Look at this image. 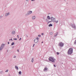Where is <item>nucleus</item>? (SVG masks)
Segmentation results:
<instances>
[{"label":"nucleus","mask_w":76,"mask_h":76,"mask_svg":"<svg viewBox=\"0 0 76 76\" xmlns=\"http://www.w3.org/2000/svg\"><path fill=\"white\" fill-rule=\"evenodd\" d=\"M73 53V48H70L68 51V54H72V53Z\"/></svg>","instance_id":"obj_1"},{"label":"nucleus","mask_w":76,"mask_h":76,"mask_svg":"<svg viewBox=\"0 0 76 76\" xmlns=\"http://www.w3.org/2000/svg\"><path fill=\"white\" fill-rule=\"evenodd\" d=\"M48 59H49V61H51V62H52L53 63H54L55 61H56V59L53 58L52 57H50Z\"/></svg>","instance_id":"obj_2"},{"label":"nucleus","mask_w":76,"mask_h":76,"mask_svg":"<svg viewBox=\"0 0 76 76\" xmlns=\"http://www.w3.org/2000/svg\"><path fill=\"white\" fill-rule=\"evenodd\" d=\"M32 13V11H28L27 12V13L25 15L26 16H28V15H31Z\"/></svg>","instance_id":"obj_3"},{"label":"nucleus","mask_w":76,"mask_h":76,"mask_svg":"<svg viewBox=\"0 0 76 76\" xmlns=\"http://www.w3.org/2000/svg\"><path fill=\"white\" fill-rule=\"evenodd\" d=\"M39 39V38L37 37L34 39V41L35 43L37 44L38 42V40Z\"/></svg>","instance_id":"obj_4"},{"label":"nucleus","mask_w":76,"mask_h":76,"mask_svg":"<svg viewBox=\"0 0 76 76\" xmlns=\"http://www.w3.org/2000/svg\"><path fill=\"white\" fill-rule=\"evenodd\" d=\"M63 45H64V43L62 42H60L59 43V46L60 47H63Z\"/></svg>","instance_id":"obj_5"},{"label":"nucleus","mask_w":76,"mask_h":76,"mask_svg":"<svg viewBox=\"0 0 76 76\" xmlns=\"http://www.w3.org/2000/svg\"><path fill=\"white\" fill-rule=\"evenodd\" d=\"M10 15V12H8L6 13L5 14V17H7L9 15Z\"/></svg>","instance_id":"obj_6"},{"label":"nucleus","mask_w":76,"mask_h":76,"mask_svg":"<svg viewBox=\"0 0 76 76\" xmlns=\"http://www.w3.org/2000/svg\"><path fill=\"white\" fill-rule=\"evenodd\" d=\"M70 25H71V26H72V28H74V29H76V27L75 26V24H71Z\"/></svg>","instance_id":"obj_7"},{"label":"nucleus","mask_w":76,"mask_h":76,"mask_svg":"<svg viewBox=\"0 0 76 76\" xmlns=\"http://www.w3.org/2000/svg\"><path fill=\"white\" fill-rule=\"evenodd\" d=\"M51 19V20H52V22H55V18L53 17H52L51 18H50Z\"/></svg>","instance_id":"obj_8"},{"label":"nucleus","mask_w":76,"mask_h":76,"mask_svg":"<svg viewBox=\"0 0 76 76\" xmlns=\"http://www.w3.org/2000/svg\"><path fill=\"white\" fill-rule=\"evenodd\" d=\"M44 71L47 72V71H48V69L47 67H45V68L44 69Z\"/></svg>","instance_id":"obj_9"},{"label":"nucleus","mask_w":76,"mask_h":76,"mask_svg":"<svg viewBox=\"0 0 76 76\" xmlns=\"http://www.w3.org/2000/svg\"><path fill=\"white\" fill-rule=\"evenodd\" d=\"M15 31H12L11 32V34L12 35H14L15 34Z\"/></svg>","instance_id":"obj_10"},{"label":"nucleus","mask_w":76,"mask_h":76,"mask_svg":"<svg viewBox=\"0 0 76 76\" xmlns=\"http://www.w3.org/2000/svg\"><path fill=\"white\" fill-rule=\"evenodd\" d=\"M36 18V16H34L32 17V19L33 20H34V19H35Z\"/></svg>","instance_id":"obj_11"},{"label":"nucleus","mask_w":76,"mask_h":76,"mask_svg":"<svg viewBox=\"0 0 76 76\" xmlns=\"http://www.w3.org/2000/svg\"><path fill=\"white\" fill-rule=\"evenodd\" d=\"M57 35H58V32H56V34H54V37H56L57 36Z\"/></svg>","instance_id":"obj_12"},{"label":"nucleus","mask_w":76,"mask_h":76,"mask_svg":"<svg viewBox=\"0 0 76 76\" xmlns=\"http://www.w3.org/2000/svg\"><path fill=\"white\" fill-rule=\"evenodd\" d=\"M3 73V70L2 69L0 70V74H2V73Z\"/></svg>","instance_id":"obj_13"},{"label":"nucleus","mask_w":76,"mask_h":76,"mask_svg":"<svg viewBox=\"0 0 76 76\" xmlns=\"http://www.w3.org/2000/svg\"><path fill=\"white\" fill-rule=\"evenodd\" d=\"M4 44H2L1 46V47L3 48L4 47Z\"/></svg>","instance_id":"obj_14"},{"label":"nucleus","mask_w":76,"mask_h":76,"mask_svg":"<svg viewBox=\"0 0 76 76\" xmlns=\"http://www.w3.org/2000/svg\"><path fill=\"white\" fill-rule=\"evenodd\" d=\"M47 18L49 19V20H50V16H47Z\"/></svg>","instance_id":"obj_15"},{"label":"nucleus","mask_w":76,"mask_h":76,"mask_svg":"<svg viewBox=\"0 0 76 76\" xmlns=\"http://www.w3.org/2000/svg\"><path fill=\"white\" fill-rule=\"evenodd\" d=\"M3 16H4V15H1L0 16V19H1V18L3 17Z\"/></svg>","instance_id":"obj_16"},{"label":"nucleus","mask_w":76,"mask_h":76,"mask_svg":"<svg viewBox=\"0 0 76 76\" xmlns=\"http://www.w3.org/2000/svg\"><path fill=\"white\" fill-rule=\"evenodd\" d=\"M15 68L17 69V70H18L19 69V68H18V67L16 66H15Z\"/></svg>","instance_id":"obj_17"},{"label":"nucleus","mask_w":76,"mask_h":76,"mask_svg":"<svg viewBox=\"0 0 76 76\" xmlns=\"http://www.w3.org/2000/svg\"><path fill=\"white\" fill-rule=\"evenodd\" d=\"M53 26V25L51 24H50L49 25H48V26L50 27V26Z\"/></svg>","instance_id":"obj_18"},{"label":"nucleus","mask_w":76,"mask_h":76,"mask_svg":"<svg viewBox=\"0 0 76 76\" xmlns=\"http://www.w3.org/2000/svg\"><path fill=\"white\" fill-rule=\"evenodd\" d=\"M18 73L19 75H21L22 74V72L20 71Z\"/></svg>","instance_id":"obj_19"},{"label":"nucleus","mask_w":76,"mask_h":76,"mask_svg":"<svg viewBox=\"0 0 76 76\" xmlns=\"http://www.w3.org/2000/svg\"><path fill=\"white\" fill-rule=\"evenodd\" d=\"M3 48L0 46V51H1V50H2V49H3Z\"/></svg>","instance_id":"obj_20"},{"label":"nucleus","mask_w":76,"mask_h":76,"mask_svg":"<svg viewBox=\"0 0 76 76\" xmlns=\"http://www.w3.org/2000/svg\"><path fill=\"white\" fill-rule=\"evenodd\" d=\"M46 21L47 22H48V19H46Z\"/></svg>","instance_id":"obj_21"},{"label":"nucleus","mask_w":76,"mask_h":76,"mask_svg":"<svg viewBox=\"0 0 76 76\" xmlns=\"http://www.w3.org/2000/svg\"><path fill=\"white\" fill-rule=\"evenodd\" d=\"M15 44V43L14 42H13L12 44H11V45H13Z\"/></svg>","instance_id":"obj_22"},{"label":"nucleus","mask_w":76,"mask_h":76,"mask_svg":"<svg viewBox=\"0 0 76 76\" xmlns=\"http://www.w3.org/2000/svg\"><path fill=\"white\" fill-rule=\"evenodd\" d=\"M33 61H34V58H32L31 60V62H32V63H33Z\"/></svg>","instance_id":"obj_23"},{"label":"nucleus","mask_w":76,"mask_h":76,"mask_svg":"<svg viewBox=\"0 0 76 76\" xmlns=\"http://www.w3.org/2000/svg\"><path fill=\"white\" fill-rule=\"evenodd\" d=\"M56 23H58V20L55 21Z\"/></svg>","instance_id":"obj_24"},{"label":"nucleus","mask_w":76,"mask_h":76,"mask_svg":"<svg viewBox=\"0 0 76 76\" xmlns=\"http://www.w3.org/2000/svg\"><path fill=\"white\" fill-rule=\"evenodd\" d=\"M50 35H53V32H50Z\"/></svg>","instance_id":"obj_25"},{"label":"nucleus","mask_w":76,"mask_h":76,"mask_svg":"<svg viewBox=\"0 0 76 76\" xmlns=\"http://www.w3.org/2000/svg\"><path fill=\"white\" fill-rule=\"evenodd\" d=\"M8 71H9V70L7 69L5 71V72H8Z\"/></svg>","instance_id":"obj_26"},{"label":"nucleus","mask_w":76,"mask_h":76,"mask_svg":"<svg viewBox=\"0 0 76 76\" xmlns=\"http://www.w3.org/2000/svg\"><path fill=\"white\" fill-rule=\"evenodd\" d=\"M57 54L58 55H59V54L60 53L58 52H57Z\"/></svg>","instance_id":"obj_27"},{"label":"nucleus","mask_w":76,"mask_h":76,"mask_svg":"<svg viewBox=\"0 0 76 76\" xmlns=\"http://www.w3.org/2000/svg\"><path fill=\"white\" fill-rule=\"evenodd\" d=\"M38 36L39 37H41V35H39Z\"/></svg>","instance_id":"obj_28"},{"label":"nucleus","mask_w":76,"mask_h":76,"mask_svg":"<svg viewBox=\"0 0 76 76\" xmlns=\"http://www.w3.org/2000/svg\"><path fill=\"white\" fill-rule=\"evenodd\" d=\"M15 40H17V38H15V39L14 38V40H15Z\"/></svg>","instance_id":"obj_29"},{"label":"nucleus","mask_w":76,"mask_h":76,"mask_svg":"<svg viewBox=\"0 0 76 76\" xmlns=\"http://www.w3.org/2000/svg\"><path fill=\"white\" fill-rule=\"evenodd\" d=\"M76 44V40L75 41V42L74 43V44Z\"/></svg>","instance_id":"obj_30"},{"label":"nucleus","mask_w":76,"mask_h":76,"mask_svg":"<svg viewBox=\"0 0 76 76\" xmlns=\"http://www.w3.org/2000/svg\"><path fill=\"white\" fill-rule=\"evenodd\" d=\"M16 57V56H14L13 57V58H15Z\"/></svg>","instance_id":"obj_31"},{"label":"nucleus","mask_w":76,"mask_h":76,"mask_svg":"<svg viewBox=\"0 0 76 76\" xmlns=\"http://www.w3.org/2000/svg\"><path fill=\"white\" fill-rule=\"evenodd\" d=\"M50 22H51V21H49L48 23H50Z\"/></svg>","instance_id":"obj_32"},{"label":"nucleus","mask_w":76,"mask_h":76,"mask_svg":"<svg viewBox=\"0 0 76 76\" xmlns=\"http://www.w3.org/2000/svg\"><path fill=\"white\" fill-rule=\"evenodd\" d=\"M8 76H10V74H8Z\"/></svg>","instance_id":"obj_33"},{"label":"nucleus","mask_w":76,"mask_h":76,"mask_svg":"<svg viewBox=\"0 0 76 76\" xmlns=\"http://www.w3.org/2000/svg\"><path fill=\"white\" fill-rule=\"evenodd\" d=\"M22 39L21 38H20V39H19V40H20H20H21V39Z\"/></svg>","instance_id":"obj_34"},{"label":"nucleus","mask_w":76,"mask_h":76,"mask_svg":"<svg viewBox=\"0 0 76 76\" xmlns=\"http://www.w3.org/2000/svg\"><path fill=\"white\" fill-rule=\"evenodd\" d=\"M41 35H44V33H42Z\"/></svg>","instance_id":"obj_35"},{"label":"nucleus","mask_w":76,"mask_h":76,"mask_svg":"<svg viewBox=\"0 0 76 76\" xmlns=\"http://www.w3.org/2000/svg\"><path fill=\"white\" fill-rule=\"evenodd\" d=\"M34 45H35V44H34L33 46V47H34Z\"/></svg>","instance_id":"obj_36"},{"label":"nucleus","mask_w":76,"mask_h":76,"mask_svg":"<svg viewBox=\"0 0 76 76\" xmlns=\"http://www.w3.org/2000/svg\"><path fill=\"white\" fill-rule=\"evenodd\" d=\"M26 1H28L29 0H26Z\"/></svg>","instance_id":"obj_37"},{"label":"nucleus","mask_w":76,"mask_h":76,"mask_svg":"<svg viewBox=\"0 0 76 76\" xmlns=\"http://www.w3.org/2000/svg\"><path fill=\"white\" fill-rule=\"evenodd\" d=\"M54 67H56V66L55 65H54Z\"/></svg>","instance_id":"obj_38"},{"label":"nucleus","mask_w":76,"mask_h":76,"mask_svg":"<svg viewBox=\"0 0 76 76\" xmlns=\"http://www.w3.org/2000/svg\"><path fill=\"white\" fill-rule=\"evenodd\" d=\"M31 0V1H35V0Z\"/></svg>","instance_id":"obj_39"},{"label":"nucleus","mask_w":76,"mask_h":76,"mask_svg":"<svg viewBox=\"0 0 76 76\" xmlns=\"http://www.w3.org/2000/svg\"><path fill=\"white\" fill-rule=\"evenodd\" d=\"M8 44H9V42H8Z\"/></svg>","instance_id":"obj_40"},{"label":"nucleus","mask_w":76,"mask_h":76,"mask_svg":"<svg viewBox=\"0 0 76 76\" xmlns=\"http://www.w3.org/2000/svg\"><path fill=\"white\" fill-rule=\"evenodd\" d=\"M17 51H18V52H19V50H18Z\"/></svg>","instance_id":"obj_41"},{"label":"nucleus","mask_w":76,"mask_h":76,"mask_svg":"<svg viewBox=\"0 0 76 76\" xmlns=\"http://www.w3.org/2000/svg\"><path fill=\"white\" fill-rule=\"evenodd\" d=\"M10 40H11V41H12V39H10Z\"/></svg>","instance_id":"obj_42"},{"label":"nucleus","mask_w":76,"mask_h":76,"mask_svg":"<svg viewBox=\"0 0 76 76\" xmlns=\"http://www.w3.org/2000/svg\"><path fill=\"white\" fill-rule=\"evenodd\" d=\"M17 37H19V35H18Z\"/></svg>","instance_id":"obj_43"},{"label":"nucleus","mask_w":76,"mask_h":76,"mask_svg":"<svg viewBox=\"0 0 76 76\" xmlns=\"http://www.w3.org/2000/svg\"><path fill=\"white\" fill-rule=\"evenodd\" d=\"M26 37H28V35H26Z\"/></svg>","instance_id":"obj_44"},{"label":"nucleus","mask_w":76,"mask_h":76,"mask_svg":"<svg viewBox=\"0 0 76 76\" xmlns=\"http://www.w3.org/2000/svg\"><path fill=\"white\" fill-rule=\"evenodd\" d=\"M12 48H14V46H13Z\"/></svg>","instance_id":"obj_45"},{"label":"nucleus","mask_w":76,"mask_h":76,"mask_svg":"<svg viewBox=\"0 0 76 76\" xmlns=\"http://www.w3.org/2000/svg\"><path fill=\"white\" fill-rule=\"evenodd\" d=\"M11 40H10V39H9V41H10Z\"/></svg>","instance_id":"obj_46"},{"label":"nucleus","mask_w":76,"mask_h":76,"mask_svg":"<svg viewBox=\"0 0 76 76\" xmlns=\"http://www.w3.org/2000/svg\"><path fill=\"white\" fill-rule=\"evenodd\" d=\"M42 43H43V42H42Z\"/></svg>","instance_id":"obj_47"},{"label":"nucleus","mask_w":76,"mask_h":76,"mask_svg":"<svg viewBox=\"0 0 76 76\" xmlns=\"http://www.w3.org/2000/svg\"><path fill=\"white\" fill-rule=\"evenodd\" d=\"M18 38H19V37H18Z\"/></svg>","instance_id":"obj_48"},{"label":"nucleus","mask_w":76,"mask_h":76,"mask_svg":"<svg viewBox=\"0 0 76 76\" xmlns=\"http://www.w3.org/2000/svg\"><path fill=\"white\" fill-rule=\"evenodd\" d=\"M45 18H44V19H45Z\"/></svg>","instance_id":"obj_49"},{"label":"nucleus","mask_w":76,"mask_h":76,"mask_svg":"<svg viewBox=\"0 0 76 76\" xmlns=\"http://www.w3.org/2000/svg\"><path fill=\"white\" fill-rule=\"evenodd\" d=\"M45 18H44V19H45Z\"/></svg>","instance_id":"obj_50"},{"label":"nucleus","mask_w":76,"mask_h":76,"mask_svg":"<svg viewBox=\"0 0 76 76\" xmlns=\"http://www.w3.org/2000/svg\"><path fill=\"white\" fill-rule=\"evenodd\" d=\"M49 14H50L49 13Z\"/></svg>","instance_id":"obj_51"}]
</instances>
